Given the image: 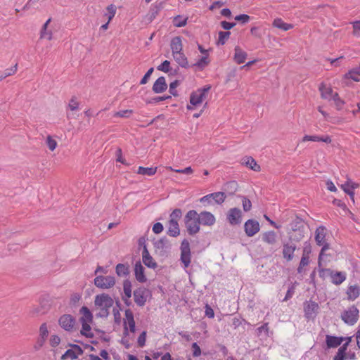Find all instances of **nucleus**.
<instances>
[{
	"mask_svg": "<svg viewBox=\"0 0 360 360\" xmlns=\"http://www.w3.org/2000/svg\"><path fill=\"white\" fill-rule=\"evenodd\" d=\"M326 229L324 226H319L315 231V241L319 246H322L319 255L318 266H322V259L324 252L330 248L329 244L326 241Z\"/></svg>",
	"mask_w": 360,
	"mask_h": 360,
	"instance_id": "f257e3e1",
	"label": "nucleus"
},
{
	"mask_svg": "<svg viewBox=\"0 0 360 360\" xmlns=\"http://www.w3.org/2000/svg\"><path fill=\"white\" fill-rule=\"evenodd\" d=\"M184 222L189 235L193 236L200 231V224L195 210H192L186 213Z\"/></svg>",
	"mask_w": 360,
	"mask_h": 360,
	"instance_id": "f03ea898",
	"label": "nucleus"
},
{
	"mask_svg": "<svg viewBox=\"0 0 360 360\" xmlns=\"http://www.w3.org/2000/svg\"><path fill=\"white\" fill-rule=\"evenodd\" d=\"M211 89L210 85L205 86L203 88L198 89L193 91L190 96V104L187 105L188 110H193L194 106H197L202 103L205 99L207 94Z\"/></svg>",
	"mask_w": 360,
	"mask_h": 360,
	"instance_id": "7ed1b4c3",
	"label": "nucleus"
},
{
	"mask_svg": "<svg viewBox=\"0 0 360 360\" xmlns=\"http://www.w3.org/2000/svg\"><path fill=\"white\" fill-rule=\"evenodd\" d=\"M95 305L100 307L101 313V316H108V309L112 306L113 300L107 294H101L96 295L94 301Z\"/></svg>",
	"mask_w": 360,
	"mask_h": 360,
	"instance_id": "20e7f679",
	"label": "nucleus"
},
{
	"mask_svg": "<svg viewBox=\"0 0 360 360\" xmlns=\"http://www.w3.org/2000/svg\"><path fill=\"white\" fill-rule=\"evenodd\" d=\"M292 233L290 236V240L300 241L304 237V226L302 224V220L297 217L290 224Z\"/></svg>",
	"mask_w": 360,
	"mask_h": 360,
	"instance_id": "39448f33",
	"label": "nucleus"
},
{
	"mask_svg": "<svg viewBox=\"0 0 360 360\" xmlns=\"http://www.w3.org/2000/svg\"><path fill=\"white\" fill-rule=\"evenodd\" d=\"M342 320L349 326L354 325L359 319V309L352 305L343 311L341 315Z\"/></svg>",
	"mask_w": 360,
	"mask_h": 360,
	"instance_id": "423d86ee",
	"label": "nucleus"
},
{
	"mask_svg": "<svg viewBox=\"0 0 360 360\" xmlns=\"http://www.w3.org/2000/svg\"><path fill=\"white\" fill-rule=\"evenodd\" d=\"M115 284V278L112 276H98L94 278V285L101 289H108Z\"/></svg>",
	"mask_w": 360,
	"mask_h": 360,
	"instance_id": "0eeeda50",
	"label": "nucleus"
},
{
	"mask_svg": "<svg viewBox=\"0 0 360 360\" xmlns=\"http://www.w3.org/2000/svg\"><path fill=\"white\" fill-rule=\"evenodd\" d=\"M181 261L184 264V267L187 268L191 264V249L188 240L184 239L181 244Z\"/></svg>",
	"mask_w": 360,
	"mask_h": 360,
	"instance_id": "6e6552de",
	"label": "nucleus"
},
{
	"mask_svg": "<svg viewBox=\"0 0 360 360\" xmlns=\"http://www.w3.org/2000/svg\"><path fill=\"white\" fill-rule=\"evenodd\" d=\"M149 290L143 287H140L134 291V300L135 303L139 306L143 307L145 305Z\"/></svg>",
	"mask_w": 360,
	"mask_h": 360,
	"instance_id": "1a4fd4ad",
	"label": "nucleus"
},
{
	"mask_svg": "<svg viewBox=\"0 0 360 360\" xmlns=\"http://www.w3.org/2000/svg\"><path fill=\"white\" fill-rule=\"evenodd\" d=\"M226 219L232 225H238L242 221V212L240 209L231 208L226 214Z\"/></svg>",
	"mask_w": 360,
	"mask_h": 360,
	"instance_id": "9d476101",
	"label": "nucleus"
},
{
	"mask_svg": "<svg viewBox=\"0 0 360 360\" xmlns=\"http://www.w3.org/2000/svg\"><path fill=\"white\" fill-rule=\"evenodd\" d=\"M154 248L156 252L161 256L167 254L170 248V244L167 238H162L154 243Z\"/></svg>",
	"mask_w": 360,
	"mask_h": 360,
	"instance_id": "9b49d317",
	"label": "nucleus"
},
{
	"mask_svg": "<svg viewBox=\"0 0 360 360\" xmlns=\"http://www.w3.org/2000/svg\"><path fill=\"white\" fill-rule=\"evenodd\" d=\"M124 315H125V319L124 321V334L125 335H128L127 324H128V326L129 327V330L131 333L135 332L136 324H135V321L134 319L133 312L129 309L125 310Z\"/></svg>",
	"mask_w": 360,
	"mask_h": 360,
	"instance_id": "f8f14e48",
	"label": "nucleus"
},
{
	"mask_svg": "<svg viewBox=\"0 0 360 360\" xmlns=\"http://www.w3.org/2000/svg\"><path fill=\"white\" fill-rule=\"evenodd\" d=\"M245 234L248 237H252L260 230L259 222L255 219H248L244 224Z\"/></svg>",
	"mask_w": 360,
	"mask_h": 360,
	"instance_id": "ddd939ff",
	"label": "nucleus"
},
{
	"mask_svg": "<svg viewBox=\"0 0 360 360\" xmlns=\"http://www.w3.org/2000/svg\"><path fill=\"white\" fill-rule=\"evenodd\" d=\"M319 304L311 300L307 301L304 303V311L307 319H310L316 316L318 310Z\"/></svg>",
	"mask_w": 360,
	"mask_h": 360,
	"instance_id": "4468645a",
	"label": "nucleus"
},
{
	"mask_svg": "<svg viewBox=\"0 0 360 360\" xmlns=\"http://www.w3.org/2000/svg\"><path fill=\"white\" fill-rule=\"evenodd\" d=\"M297 249L296 245L292 241L284 243L283 245L282 254L283 258L288 261H292L294 257V252Z\"/></svg>",
	"mask_w": 360,
	"mask_h": 360,
	"instance_id": "2eb2a0df",
	"label": "nucleus"
},
{
	"mask_svg": "<svg viewBox=\"0 0 360 360\" xmlns=\"http://www.w3.org/2000/svg\"><path fill=\"white\" fill-rule=\"evenodd\" d=\"M58 323L64 330L70 331L75 326V319L70 314H64L60 317Z\"/></svg>",
	"mask_w": 360,
	"mask_h": 360,
	"instance_id": "dca6fc26",
	"label": "nucleus"
},
{
	"mask_svg": "<svg viewBox=\"0 0 360 360\" xmlns=\"http://www.w3.org/2000/svg\"><path fill=\"white\" fill-rule=\"evenodd\" d=\"M198 217L200 224L203 226H211L214 224L216 221L215 217L210 212L203 211L198 213Z\"/></svg>",
	"mask_w": 360,
	"mask_h": 360,
	"instance_id": "f3484780",
	"label": "nucleus"
},
{
	"mask_svg": "<svg viewBox=\"0 0 360 360\" xmlns=\"http://www.w3.org/2000/svg\"><path fill=\"white\" fill-rule=\"evenodd\" d=\"M72 349H68L64 354L62 355V359H76L79 355L83 354V349L77 345H72Z\"/></svg>",
	"mask_w": 360,
	"mask_h": 360,
	"instance_id": "a211bd4d",
	"label": "nucleus"
},
{
	"mask_svg": "<svg viewBox=\"0 0 360 360\" xmlns=\"http://www.w3.org/2000/svg\"><path fill=\"white\" fill-rule=\"evenodd\" d=\"M49 309V305L46 303L41 302L39 305L34 306L29 311L32 317H37L46 314Z\"/></svg>",
	"mask_w": 360,
	"mask_h": 360,
	"instance_id": "6ab92c4d",
	"label": "nucleus"
},
{
	"mask_svg": "<svg viewBox=\"0 0 360 360\" xmlns=\"http://www.w3.org/2000/svg\"><path fill=\"white\" fill-rule=\"evenodd\" d=\"M142 259L143 264L149 268L155 269L158 266V264L150 255L147 247L145 246L144 250L142 251Z\"/></svg>",
	"mask_w": 360,
	"mask_h": 360,
	"instance_id": "aec40b11",
	"label": "nucleus"
},
{
	"mask_svg": "<svg viewBox=\"0 0 360 360\" xmlns=\"http://www.w3.org/2000/svg\"><path fill=\"white\" fill-rule=\"evenodd\" d=\"M167 89V84L166 83L165 78L164 77H158L154 82L153 86V91L155 94H160L166 91Z\"/></svg>",
	"mask_w": 360,
	"mask_h": 360,
	"instance_id": "412c9836",
	"label": "nucleus"
},
{
	"mask_svg": "<svg viewBox=\"0 0 360 360\" xmlns=\"http://www.w3.org/2000/svg\"><path fill=\"white\" fill-rule=\"evenodd\" d=\"M345 340L343 337H335L327 335L326 337V342L328 348H335L340 346Z\"/></svg>",
	"mask_w": 360,
	"mask_h": 360,
	"instance_id": "4be33fe9",
	"label": "nucleus"
},
{
	"mask_svg": "<svg viewBox=\"0 0 360 360\" xmlns=\"http://www.w3.org/2000/svg\"><path fill=\"white\" fill-rule=\"evenodd\" d=\"M134 274L136 279L140 283H145L147 278L144 274V268L141 262H137L134 266Z\"/></svg>",
	"mask_w": 360,
	"mask_h": 360,
	"instance_id": "5701e85b",
	"label": "nucleus"
},
{
	"mask_svg": "<svg viewBox=\"0 0 360 360\" xmlns=\"http://www.w3.org/2000/svg\"><path fill=\"white\" fill-rule=\"evenodd\" d=\"M123 290L124 295L122 297V300L127 306H129L131 302H129V300L131 297V283L130 281L125 280L124 281Z\"/></svg>",
	"mask_w": 360,
	"mask_h": 360,
	"instance_id": "b1692460",
	"label": "nucleus"
},
{
	"mask_svg": "<svg viewBox=\"0 0 360 360\" xmlns=\"http://www.w3.org/2000/svg\"><path fill=\"white\" fill-rule=\"evenodd\" d=\"M172 54L182 52L183 45L180 37H175L172 38L170 44Z\"/></svg>",
	"mask_w": 360,
	"mask_h": 360,
	"instance_id": "393cba45",
	"label": "nucleus"
},
{
	"mask_svg": "<svg viewBox=\"0 0 360 360\" xmlns=\"http://www.w3.org/2000/svg\"><path fill=\"white\" fill-rule=\"evenodd\" d=\"M167 234L172 237H177L180 234V229L178 221H169Z\"/></svg>",
	"mask_w": 360,
	"mask_h": 360,
	"instance_id": "a878e982",
	"label": "nucleus"
},
{
	"mask_svg": "<svg viewBox=\"0 0 360 360\" xmlns=\"http://www.w3.org/2000/svg\"><path fill=\"white\" fill-rule=\"evenodd\" d=\"M174 60L182 68H188L190 67L188 59L183 52L172 54Z\"/></svg>",
	"mask_w": 360,
	"mask_h": 360,
	"instance_id": "bb28decb",
	"label": "nucleus"
},
{
	"mask_svg": "<svg viewBox=\"0 0 360 360\" xmlns=\"http://www.w3.org/2000/svg\"><path fill=\"white\" fill-rule=\"evenodd\" d=\"M238 184L236 181H230L226 182L223 186V190L225 193H228L230 195L235 194V193L238 191Z\"/></svg>",
	"mask_w": 360,
	"mask_h": 360,
	"instance_id": "cd10ccee",
	"label": "nucleus"
},
{
	"mask_svg": "<svg viewBox=\"0 0 360 360\" xmlns=\"http://www.w3.org/2000/svg\"><path fill=\"white\" fill-rule=\"evenodd\" d=\"M242 164L256 172H259L261 169L260 166L256 162L255 160L252 157L244 158L242 160Z\"/></svg>",
	"mask_w": 360,
	"mask_h": 360,
	"instance_id": "c85d7f7f",
	"label": "nucleus"
},
{
	"mask_svg": "<svg viewBox=\"0 0 360 360\" xmlns=\"http://www.w3.org/2000/svg\"><path fill=\"white\" fill-rule=\"evenodd\" d=\"M234 51L235 62L238 64L243 63L247 58V53L243 51L239 46H236Z\"/></svg>",
	"mask_w": 360,
	"mask_h": 360,
	"instance_id": "c756f323",
	"label": "nucleus"
},
{
	"mask_svg": "<svg viewBox=\"0 0 360 360\" xmlns=\"http://www.w3.org/2000/svg\"><path fill=\"white\" fill-rule=\"evenodd\" d=\"M262 240L269 245H274L277 241V235L274 231L264 232L262 234Z\"/></svg>",
	"mask_w": 360,
	"mask_h": 360,
	"instance_id": "7c9ffc66",
	"label": "nucleus"
},
{
	"mask_svg": "<svg viewBox=\"0 0 360 360\" xmlns=\"http://www.w3.org/2000/svg\"><path fill=\"white\" fill-rule=\"evenodd\" d=\"M272 26L283 31H288L293 27L292 24L283 22L281 18H276L272 22Z\"/></svg>",
	"mask_w": 360,
	"mask_h": 360,
	"instance_id": "2f4dec72",
	"label": "nucleus"
},
{
	"mask_svg": "<svg viewBox=\"0 0 360 360\" xmlns=\"http://www.w3.org/2000/svg\"><path fill=\"white\" fill-rule=\"evenodd\" d=\"M323 141V142H325L326 143H331V138L330 136H309V135H306L303 137L302 139V141Z\"/></svg>",
	"mask_w": 360,
	"mask_h": 360,
	"instance_id": "473e14b6",
	"label": "nucleus"
},
{
	"mask_svg": "<svg viewBox=\"0 0 360 360\" xmlns=\"http://www.w3.org/2000/svg\"><path fill=\"white\" fill-rule=\"evenodd\" d=\"M209 197H211V200L214 201L216 204L221 205L222 204L226 198V195L224 192H215L210 194H208Z\"/></svg>",
	"mask_w": 360,
	"mask_h": 360,
	"instance_id": "72a5a7b5",
	"label": "nucleus"
},
{
	"mask_svg": "<svg viewBox=\"0 0 360 360\" xmlns=\"http://www.w3.org/2000/svg\"><path fill=\"white\" fill-rule=\"evenodd\" d=\"M321 97L324 99H330L334 94L333 89L330 87L326 86L323 84L319 87Z\"/></svg>",
	"mask_w": 360,
	"mask_h": 360,
	"instance_id": "f704fd0d",
	"label": "nucleus"
},
{
	"mask_svg": "<svg viewBox=\"0 0 360 360\" xmlns=\"http://www.w3.org/2000/svg\"><path fill=\"white\" fill-rule=\"evenodd\" d=\"M82 316L80 318L81 322H92L93 315L86 307H82L80 309Z\"/></svg>",
	"mask_w": 360,
	"mask_h": 360,
	"instance_id": "c9c22d12",
	"label": "nucleus"
},
{
	"mask_svg": "<svg viewBox=\"0 0 360 360\" xmlns=\"http://www.w3.org/2000/svg\"><path fill=\"white\" fill-rule=\"evenodd\" d=\"M360 288L358 285H351L348 288L347 295L348 298L352 300H354L359 296Z\"/></svg>",
	"mask_w": 360,
	"mask_h": 360,
	"instance_id": "e433bc0d",
	"label": "nucleus"
},
{
	"mask_svg": "<svg viewBox=\"0 0 360 360\" xmlns=\"http://www.w3.org/2000/svg\"><path fill=\"white\" fill-rule=\"evenodd\" d=\"M49 335L48 328L46 323H44L41 325L39 328V335L41 338V340H38V342L40 346L43 345L44 342L46 338H47Z\"/></svg>",
	"mask_w": 360,
	"mask_h": 360,
	"instance_id": "4c0bfd02",
	"label": "nucleus"
},
{
	"mask_svg": "<svg viewBox=\"0 0 360 360\" xmlns=\"http://www.w3.org/2000/svg\"><path fill=\"white\" fill-rule=\"evenodd\" d=\"M157 172V167H139L137 174L141 175L153 176Z\"/></svg>",
	"mask_w": 360,
	"mask_h": 360,
	"instance_id": "58836bf2",
	"label": "nucleus"
},
{
	"mask_svg": "<svg viewBox=\"0 0 360 360\" xmlns=\"http://www.w3.org/2000/svg\"><path fill=\"white\" fill-rule=\"evenodd\" d=\"M116 274L119 276H125L129 274V265L124 264H118L116 266Z\"/></svg>",
	"mask_w": 360,
	"mask_h": 360,
	"instance_id": "ea45409f",
	"label": "nucleus"
},
{
	"mask_svg": "<svg viewBox=\"0 0 360 360\" xmlns=\"http://www.w3.org/2000/svg\"><path fill=\"white\" fill-rule=\"evenodd\" d=\"M360 76V66L356 68H353L349 70L348 73L345 75L346 78H349L353 79L355 82H359L360 79L359 78Z\"/></svg>",
	"mask_w": 360,
	"mask_h": 360,
	"instance_id": "a19ab883",
	"label": "nucleus"
},
{
	"mask_svg": "<svg viewBox=\"0 0 360 360\" xmlns=\"http://www.w3.org/2000/svg\"><path fill=\"white\" fill-rule=\"evenodd\" d=\"M332 282L336 285L341 284L346 278L345 274L343 272H336L332 274Z\"/></svg>",
	"mask_w": 360,
	"mask_h": 360,
	"instance_id": "79ce46f5",
	"label": "nucleus"
},
{
	"mask_svg": "<svg viewBox=\"0 0 360 360\" xmlns=\"http://www.w3.org/2000/svg\"><path fill=\"white\" fill-rule=\"evenodd\" d=\"M82 323V330L81 334L82 335L86 336V338H92L94 336L93 333H91V326L89 325L90 322H81Z\"/></svg>",
	"mask_w": 360,
	"mask_h": 360,
	"instance_id": "37998d69",
	"label": "nucleus"
},
{
	"mask_svg": "<svg viewBox=\"0 0 360 360\" xmlns=\"http://www.w3.org/2000/svg\"><path fill=\"white\" fill-rule=\"evenodd\" d=\"M209 63L210 60L208 59V56L205 55V56H202L200 60H198L195 63H194L193 66L198 67L200 70H202Z\"/></svg>",
	"mask_w": 360,
	"mask_h": 360,
	"instance_id": "c03bdc74",
	"label": "nucleus"
},
{
	"mask_svg": "<svg viewBox=\"0 0 360 360\" xmlns=\"http://www.w3.org/2000/svg\"><path fill=\"white\" fill-rule=\"evenodd\" d=\"M309 264V256H304L302 255L299 266L297 268V272L299 274H302L303 272V269L304 266H307Z\"/></svg>",
	"mask_w": 360,
	"mask_h": 360,
	"instance_id": "a18cd8bd",
	"label": "nucleus"
},
{
	"mask_svg": "<svg viewBox=\"0 0 360 360\" xmlns=\"http://www.w3.org/2000/svg\"><path fill=\"white\" fill-rule=\"evenodd\" d=\"M349 181H347L345 184L341 185V188L344 190V191L348 194L352 199V200L354 201V191L349 186Z\"/></svg>",
	"mask_w": 360,
	"mask_h": 360,
	"instance_id": "49530a36",
	"label": "nucleus"
},
{
	"mask_svg": "<svg viewBox=\"0 0 360 360\" xmlns=\"http://www.w3.org/2000/svg\"><path fill=\"white\" fill-rule=\"evenodd\" d=\"M46 144L50 150L53 151L57 147V141L53 137L49 135L46 139Z\"/></svg>",
	"mask_w": 360,
	"mask_h": 360,
	"instance_id": "de8ad7c7",
	"label": "nucleus"
},
{
	"mask_svg": "<svg viewBox=\"0 0 360 360\" xmlns=\"http://www.w3.org/2000/svg\"><path fill=\"white\" fill-rule=\"evenodd\" d=\"M187 18H182L181 16L177 15L174 20V25L178 27H184L187 23Z\"/></svg>",
	"mask_w": 360,
	"mask_h": 360,
	"instance_id": "09e8293b",
	"label": "nucleus"
},
{
	"mask_svg": "<svg viewBox=\"0 0 360 360\" xmlns=\"http://www.w3.org/2000/svg\"><path fill=\"white\" fill-rule=\"evenodd\" d=\"M182 216V212L180 209H175L173 210V212L171 213L169 216V221H178L179 219H181Z\"/></svg>",
	"mask_w": 360,
	"mask_h": 360,
	"instance_id": "8fccbe9b",
	"label": "nucleus"
},
{
	"mask_svg": "<svg viewBox=\"0 0 360 360\" xmlns=\"http://www.w3.org/2000/svg\"><path fill=\"white\" fill-rule=\"evenodd\" d=\"M230 34H231V32L229 31H227V32L220 31L219 32L218 44H220L221 45L224 44L226 40L229 38Z\"/></svg>",
	"mask_w": 360,
	"mask_h": 360,
	"instance_id": "3c124183",
	"label": "nucleus"
},
{
	"mask_svg": "<svg viewBox=\"0 0 360 360\" xmlns=\"http://www.w3.org/2000/svg\"><path fill=\"white\" fill-rule=\"evenodd\" d=\"M330 99H333L338 110H340L344 104V101L340 98L338 94L335 92Z\"/></svg>",
	"mask_w": 360,
	"mask_h": 360,
	"instance_id": "603ef678",
	"label": "nucleus"
},
{
	"mask_svg": "<svg viewBox=\"0 0 360 360\" xmlns=\"http://www.w3.org/2000/svg\"><path fill=\"white\" fill-rule=\"evenodd\" d=\"M242 202H243V208L245 212H248L252 208V202L251 201L245 196H241Z\"/></svg>",
	"mask_w": 360,
	"mask_h": 360,
	"instance_id": "864d4df0",
	"label": "nucleus"
},
{
	"mask_svg": "<svg viewBox=\"0 0 360 360\" xmlns=\"http://www.w3.org/2000/svg\"><path fill=\"white\" fill-rule=\"evenodd\" d=\"M133 113L132 110H124L116 112L114 114V117H129Z\"/></svg>",
	"mask_w": 360,
	"mask_h": 360,
	"instance_id": "5fc2aeb1",
	"label": "nucleus"
},
{
	"mask_svg": "<svg viewBox=\"0 0 360 360\" xmlns=\"http://www.w3.org/2000/svg\"><path fill=\"white\" fill-rule=\"evenodd\" d=\"M319 276L321 278L324 279L326 277H327L328 276H330V277L332 276L333 271H331L329 269L321 268V266H319Z\"/></svg>",
	"mask_w": 360,
	"mask_h": 360,
	"instance_id": "6e6d98bb",
	"label": "nucleus"
},
{
	"mask_svg": "<svg viewBox=\"0 0 360 360\" xmlns=\"http://www.w3.org/2000/svg\"><path fill=\"white\" fill-rule=\"evenodd\" d=\"M352 24L353 27V35L357 37H360V20L354 21L352 22Z\"/></svg>",
	"mask_w": 360,
	"mask_h": 360,
	"instance_id": "4d7b16f0",
	"label": "nucleus"
},
{
	"mask_svg": "<svg viewBox=\"0 0 360 360\" xmlns=\"http://www.w3.org/2000/svg\"><path fill=\"white\" fill-rule=\"evenodd\" d=\"M68 108L72 111L76 110L79 108V103L77 101L76 97L73 96L71 98Z\"/></svg>",
	"mask_w": 360,
	"mask_h": 360,
	"instance_id": "13d9d810",
	"label": "nucleus"
},
{
	"mask_svg": "<svg viewBox=\"0 0 360 360\" xmlns=\"http://www.w3.org/2000/svg\"><path fill=\"white\" fill-rule=\"evenodd\" d=\"M170 62L169 60H165L160 65L158 66L157 69L164 72H168L169 71Z\"/></svg>",
	"mask_w": 360,
	"mask_h": 360,
	"instance_id": "bf43d9fd",
	"label": "nucleus"
},
{
	"mask_svg": "<svg viewBox=\"0 0 360 360\" xmlns=\"http://www.w3.org/2000/svg\"><path fill=\"white\" fill-rule=\"evenodd\" d=\"M167 169L171 171H174L176 173H180V174H191L193 172V170L191 168V167H186L184 169H174L172 167H167Z\"/></svg>",
	"mask_w": 360,
	"mask_h": 360,
	"instance_id": "052dcab7",
	"label": "nucleus"
},
{
	"mask_svg": "<svg viewBox=\"0 0 360 360\" xmlns=\"http://www.w3.org/2000/svg\"><path fill=\"white\" fill-rule=\"evenodd\" d=\"M180 82L179 80H174V82H171L169 84V92L171 94H172L174 96H176L177 91L175 90V89L179 85Z\"/></svg>",
	"mask_w": 360,
	"mask_h": 360,
	"instance_id": "680f3d73",
	"label": "nucleus"
},
{
	"mask_svg": "<svg viewBox=\"0 0 360 360\" xmlns=\"http://www.w3.org/2000/svg\"><path fill=\"white\" fill-rule=\"evenodd\" d=\"M250 19V17L247 14H240L235 17L236 21L240 22L242 24L247 23Z\"/></svg>",
	"mask_w": 360,
	"mask_h": 360,
	"instance_id": "e2e57ef3",
	"label": "nucleus"
},
{
	"mask_svg": "<svg viewBox=\"0 0 360 360\" xmlns=\"http://www.w3.org/2000/svg\"><path fill=\"white\" fill-rule=\"evenodd\" d=\"M171 96H156V97H154V98H152L149 100H148L146 101L147 103H158V102H160V101H165L168 98H170Z\"/></svg>",
	"mask_w": 360,
	"mask_h": 360,
	"instance_id": "0e129e2a",
	"label": "nucleus"
},
{
	"mask_svg": "<svg viewBox=\"0 0 360 360\" xmlns=\"http://www.w3.org/2000/svg\"><path fill=\"white\" fill-rule=\"evenodd\" d=\"M146 332L143 331L139 337L138 338V345L139 347H143L146 344Z\"/></svg>",
	"mask_w": 360,
	"mask_h": 360,
	"instance_id": "69168bd1",
	"label": "nucleus"
},
{
	"mask_svg": "<svg viewBox=\"0 0 360 360\" xmlns=\"http://www.w3.org/2000/svg\"><path fill=\"white\" fill-rule=\"evenodd\" d=\"M154 71V68H150L148 71L145 74V75L143 76V77L141 79V82H140V84H145L148 82V80L149 79V77H150L151 74Z\"/></svg>",
	"mask_w": 360,
	"mask_h": 360,
	"instance_id": "338daca9",
	"label": "nucleus"
},
{
	"mask_svg": "<svg viewBox=\"0 0 360 360\" xmlns=\"http://www.w3.org/2000/svg\"><path fill=\"white\" fill-rule=\"evenodd\" d=\"M193 356L198 357L201 354V349L196 342L192 344Z\"/></svg>",
	"mask_w": 360,
	"mask_h": 360,
	"instance_id": "774afa93",
	"label": "nucleus"
}]
</instances>
